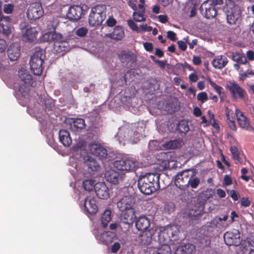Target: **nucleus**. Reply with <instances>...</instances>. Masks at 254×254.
<instances>
[{
	"label": "nucleus",
	"instance_id": "nucleus-2",
	"mask_svg": "<svg viewBox=\"0 0 254 254\" xmlns=\"http://www.w3.org/2000/svg\"><path fill=\"white\" fill-rule=\"evenodd\" d=\"M179 230L176 225L168 226L161 230L158 234V242L160 245H175L180 239Z\"/></svg>",
	"mask_w": 254,
	"mask_h": 254
},
{
	"label": "nucleus",
	"instance_id": "nucleus-57",
	"mask_svg": "<svg viewBox=\"0 0 254 254\" xmlns=\"http://www.w3.org/2000/svg\"><path fill=\"white\" fill-rule=\"evenodd\" d=\"M120 247V244L119 242H116L111 247V252L113 253H116L119 250Z\"/></svg>",
	"mask_w": 254,
	"mask_h": 254
},
{
	"label": "nucleus",
	"instance_id": "nucleus-7",
	"mask_svg": "<svg viewBox=\"0 0 254 254\" xmlns=\"http://www.w3.org/2000/svg\"><path fill=\"white\" fill-rule=\"evenodd\" d=\"M190 170H186L178 173L175 176L174 183L176 186L181 190H185L189 187Z\"/></svg>",
	"mask_w": 254,
	"mask_h": 254
},
{
	"label": "nucleus",
	"instance_id": "nucleus-41",
	"mask_svg": "<svg viewBox=\"0 0 254 254\" xmlns=\"http://www.w3.org/2000/svg\"><path fill=\"white\" fill-rule=\"evenodd\" d=\"M190 129L188 123L185 120L180 121L177 126V130L181 133L186 134Z\"/></svg>",
	"mask_w": 254,
	"mask_h": 254
},
{
	"label": "nucleus",
	"instance_id": "nucleus-63",
	"mask_svg": "<svg viewBox=\"0 0 254 254\" xmlns=\"http://www.w3.org/2000/svg\"><path fill=\"white\" fill-rule=\"evenodd\" d=\"M246 56L247 59H248L249 61H254V52L253 51L249 50L247 51Z\"/></svg>",
	"mask_w": 254,
	"mask_h": 254
},
{
	"label": "nucleus",
	"instance_id": "nucleus-17",
	"mask_svg": "<svg viewBox=\"0 0 254 254\" xmlns=\"http://www.w3.org/2000/svg\"><path fill=\"white\" fill-rule=\"evenodd\" d=\"M235 114L237 117L238 124L241 128L247 130L254 129L252 126L250 125V121L242 112L238 109H236Z\"/></svg>",
	"mask_w": 254,
	"mask_h": 254
},
{
	"label": "nucleus",
	"instance_id": "nucleus-49",
	"mask_svg": "<svg viewBox=\"0 0 254 254\" xmlns=\"http://www.w3.org/2000/svg\"><path fill=\"white\" fill-rule=\"evenodd\" d=\"M59 24V21L57 19H53L49 22L48 24L49 30L55 31L56 27Z\"/></svg>",
	"mask_w": 254,
	"mask_h": 254
},
{
	"label": "nucleus",
	"instance_id": "nucleus-21",
	"mask_svg": "<svg viewBox=\"0 0 254 254\" xmlns=\"http://www.w3.org/2000/svg\"><path fill=\"white\" fill-rule=\"evenodd\" d=\"M241 12L238 7L234 6L228 10L227 13V22L230 25L236 24L241 18Z\"/></svg>",
	"mask_w": 254,
	"mask_h": 254
},
{
	"label": "nucleus",
	"instance_id": "nucleus-37",
	"mask_svg": "<svg viewBox=\"0 0 254 254\" xmlns=\"http://www.w3.org/2000/svg\"><path fill=\"white\" fill-rule=\"evenodd\" d=\"M182 141L180 139H176L166 142L164 147L168 149H175L180 148L182 146Z\"/></svg>",
	"mask_w": 254,
	"mask_h": 254
},
{
	"label": "nucleus",
	"instance_id": "nucleus-43",
	"mask_svg": "<svg viewBox=\"0 0 254 254\" xmlns=\"http://www.w3.org/2000/svg\"><path fill=\"white\" fill-rule=\"evenodd\" d=\"M144 12L142 11L134 10L132 14L133 19L137 22L145 21L146 18Z\"/></svg>",
	"mask_w": 254,
	"mask_h": 254
},
{
	"label": "nucleus",
	"instance_id": "nucleus-22",
	"mask_svg": "<svg viewBox=\"0 0 254 254\" xmlns=\"http://www.w3.org/2000/svg\"><path fill=\"white\" fill-rule=\"evenodd\" d=\"M121 211V221L124 224L131 225L136 218L134 209Z\"/></svg>",
	"mask_w": 254,
	"mask_h": 254
},
{
	"label": "nucleus",
	"instance_id": "nucleus-16",
	"mask_svg": "<svg viewBox=\"0 0 254 254\" xmlns=\"http://www.w3.org/2000/svg\"><path fill=\"white\" fill-rule=\"evenodd\" d=\"M125 175L114 170H109L105 174L106 180L111 184L116 185L122 181Z\"/></svg>",
	"mask_w": 254,
	"mask_h": 254
},
{
	"label": "nucleus",
	"instance_id": "nucleus-1",
	"mask_svg": "<svg viewBox=\"0 0 254 254\" xmlns=\"http://www.w3.org/2000/svg\"><path fill=\"white\" fill-rule=\"evenodd\" d=\"M160 176V174L153 173L140 176L137 183L140 191L144 194L149 195L159 190Z\"/></svg>",
	"mask_w": 254,
	"mask_h": 254
},
{
	"label": "nucleus",
	"instance_id": "nucleus-50",
	"mask_svg": "<svg viewBox=\"0 0 254 254\" xmlns=\"http://www.w3.org/2000/svg\"><path fill=\"white\" fill-rule=\"evenodd\" d=\"M88 32V30L85 27H81L78 28L76 31V34L81 37H84L86 36Z\"/></svg>",
	"mask_w": 254,
	"mask_h": 254
},
{
	"label": "nucleus",
	"instance_id": "nucleus-39",
	"mask_svg": "<svg viewBox=\"0 0 254 254\" xmlns=\"http://www.w3.org/2000/svg\"><path fill=\"white\" fill-rule=\"evenodd\" d=\"M247 65V69L245 71H244L242 69H240L239 71V79L241 81H244L247 78L250 76H253L254 75V70L251 67Z\"/></svg>",
	"mask_w": 254,
	"mask_h": 254
},
{
	"label": "nucleus",
	"instance_id": "nucleus-15",
	"mask_svg": "<svg viewBox=\"0 0 254 254\" xmlns=\"http://www.w3.org/2000/svg\"><path fill=\"white\" fill-rule=\"evenodd\" d=\"M84 211L87 214H95L98 211L96 200L94 197L87 196L83 203Z\"/></svg>",
	"mask_w": 254,
	"mask_h": 254
},
{
	"label": "nucleus",
	"instance_id": "nucleus-8",
	"mask_svg": "<svg viewBox=\"0 0 254 254\" xmlns=\"http://www.w3.org/2000/svg\"><path fill=\"white\" fill-rule=\"evenodd\" d=\"M224 240L227 245L235 246L241 244L242 241L239 231L234 229L224 234Z\"/></svg>",
	"mask_w": 254,
	"mask_h": 254
},
{
	"label": "nucleus",
	"instance_id": "nucleus-4",
	"mask_svg": "<svg viewBox=\"0 0 254 254\" xmlns=\"http://www.w3.org/2000/svg\"><path fill=\"white\" fill-rule=\"evenodd\" d=\"M106 6L98 4L91 8L89 16V23L93 26L101 25L106 17Z\"/></svg>",
	"mask_w": 254,
	"mask_h": 254
},
{
	"label": "nucleus",
	"instance_id": "nucleus-9",
	"mask_svg": "<svg viewBox=\"0 0 254 254\" xmlns=\"http://www.w3.org/2000/svg\"><path fill=\"white\" fill-rule=\"evenodd\" d=\"M226 87L229 90L232 97L235 99H243L247 95L246 91L236 82L229 81Z\"/></svg>",
	"mask_w": 254,
	"mask_h": 254
},
{
	"label": "nucleus",
	"instance_id": "nucleus-3",
	"mask_svg": "<svg viewBox=\"0 0 254 254\" xmlns=\"http://www.w3.org/2000/svg\"><path fill=\"white\" fill-rule=\"evenodd\" d=\"M86 7L87 6L84 4L72 5L70 6L64 5L61 7V13L62 15L65 14L68 19L76 21L85 14Z\"/></svg>",
	"mask_w": 254,
	"mask_h": 254
},
{
	"label": "nucleus",
	"instance_id": "nucleus-48",
	"mask_svg": "<svg viewBox=\"0 0 254 254\" xmlns=\"http://www.w3.org/2000/svg\"><path fill=\"white\" fill-rule=\"evenodd\" d=\"M209 82L210 85L213 89L215 90V91L219 95L221 94V90L222 89V87L217 85L214 82L212 81L211 79L209 80Z\"/></svg>",
	"mask_w": 254,
	"mask_h": 254
},
{
	"label": "nucleus",
	"instance_id": "nucleus-34",
	"mask_svg": "<svg viewBox=\"0 0 254 254\" xmlns=\"http://www.w3.org/2000/svg\"><path fill=\"white\" fill-rule=\"evenodd\" d=\"M125 36L124 31L122 27L116 26L113 31L110 34V37L113 39L121 40Z\"/></svg>",
	"mask_w": 254,
	"mask_h": 254
},
{
	"label": "nucleus",
	"instance_id": "nucleus-55",
	"mask_svg": "<svg viewBox=\"0 0 254 254\" xmlns=\"http://www.w3.org/2000/svg\"><path fill=\"white\" fill-rule=\"evenodd\" d=\"M179 48L183 51H185L187 50V43L185 41L180 40L177 42Z\"/></svg>",
	"mask_w": 254,
	"mask_h": 254
},
{
	"label": "nucleus",
	"instance_id": "nucleus-14",
	"mask_svg": "<svg viewBox=\"0 0 254 254\" xmlns=\"http://www.w3.org/2000/svg\"><path fill=\"white\" fill-rule=\"evenodd\" d=\"M142 231L143 232L138 236V240L141 245H148L151 243L152 238L156 233V227H152Z\"/></svg>",
	"mask_w": 254,
	"mask_h": 254
},
{
	"label": "nucleus",
	"instance_id": "nucleus-61",
	"mask_svg": "<svg viewBox=\"0 0 254 254\" xmlns=\"http://www.w3.org/2000/svg\"><path fill=\"white\" fill-rule=\"evenodd\" d=\"M189 80L191 82H195L197 81L198 77L195 73H191L189 76Z\"/></svg>",
	"mask_w": 254,
	"mask_h": 254
},
{
	"label": "nucleus",
	"instance_id": "nucleus-40",
	"mask_svg": "<svg viewBox=\"0 0 254 254\" xmlns=\"http://www.w3.org/2000/svg\"><path fill=\"white\" fill-rule=\"evenodd\" d=\"M111 214L112 212L109 209H106L102 214L101 220L103 227H106L109 222L111 221Z\"/></svg>",
	"mask_w": 254,
	"mask_h": 254
},
{
	"label": "nucleus",
	"instance_id": "nucleus-64",
	"mask_svg": "<svg viewBox=\"0 0 254 254\" xmlns=\"http://www.w3.org/2000/svg\"><path fill=\"white\" fill-rule=\"evenodd\" d=\"M144 49L148 52H151L153 50V44L151 43L145 42L143 44Z\"/></svg>",
	"mask_w": 254,
	"mask_h": 254
},
{
	"label": "nucleus",
	"instance_id": "nucleus-29",
	"mask_svg": "<svg viewBox=\"0 0 254 254\" xmlns=\"http://www.w3.org/2000/svg\"><path fill=\"white\" fill-rule=\"evenodd\" d=\"M10 23V19L8 16L3 15L1 11L0 10V30H2L5 34H9L10 32L9 25Z\"/></svg>",
	"mask_w": 254,
	"mask_h": 254
},
{
	"label": "nucleus",
	"instance_id": "nucleus-30",
	"mask_svg": "<svg viewBox=\"0 0 254 254\" xmlns=\"http://www.w3.org/2000/svg\"><path fill=\"white\" fill-rule=\"evenodd\" d=\"M70 124V128L73 131H77L84 128L85 127L84 120L81 118L72 119Z\"/></svg>",
	"mask_w": 254,
	"mask_h": 254
},
{
	"label": "nucleus",
	"instance_id": "nucleus-33",
	"mask_svg": "<svg viewBox=\"0 0 254 254\" xmlns=\"http://www.w3.org/2000/svg\"><path fill=\"white\" fill-rule=\"evenodd\" d=\"M85 164L92 171H97L100 168V166L96 160L91 156H87V159L85 160Z\"/></svg>",
	"mask_w": 254,
	"mask_h": 254
},
{
	"label": "nucleus",
	"instance_id": "nucleus-6",
	"mask_svg": "<svg viewBox=\"0 0 254 254\" xmlns=\"http://www.w3.org/2000/svg\"><path fill=\"white\" fill-rule=\"evenodd\" d=\"M114 165L118 170L126 172L134 171L140 166L139 162L135 159L129 157H123L121 160H116Z\"/></svg>",
	"mask_w": 254,
	"mask_h": 254
},
{
	"label": "nucleus",
	"instance_id": "nucleus-24",
	"mask_svg": "<svg viewBox=\"0 0 254 254\" xmlns=\"http://www.w3.org/2000/svg\"><path fill=\"white\" fill-rule=\"evenodd\" d=\"M118 58L122 63L127 64L129 63L133 64L136 61L135 55L130 51H122L118 55Z\"/></svg>",
	"mask_w": 254,
	"mask_h": 254
},
{
	"label": "nucleus",
	"instance_id": "nucleus-25",
	"mask_svg": "<svg viewBox=\"0 0 254 254\" xmlns=\"http://www.w3.org/2000/svg\"><path fill=\"white\" fill-rule=\"evenodd\" d=\"M150 226V219L145 216H140L135 221L136 228L140 231L149 229Z\"/></svg>",
	"mask_w": 254,
	"mask_h": 254
},
{
	"label": "nucleus",
	"instance_id": "nucleus-53",
	"mask_svg": "<svg viewBox=\"0 0 254 254\" xmlns=\"http://www.w3.org/2000/svg\"><path fill=\"white\" fill-rule=\"evenodd\" d=\"M248 246L250 247V253L254 251V237H251L247 239Z\"/></svg>",
	"mask_w": 254,
	"mask_h": 254
},
{
	"label": "nucleus",
	"instance_id": "nucleus-54",
	"mask_svg": "<svg viewBox=\"0 0 254 254\" xmlns=\"http://www.w3.org/2000/svg\"><path fill=\"white\" fill-rule=\"evenodd\" d=\"M241 205L245 207H247L250 206L251 201L247 197H243L240 199Z\"/></svg>",
	"mask_w": 254,
	"mask_h": 254
},
{
	"label": "nucleus",
	"instance_id": "nucleus-52",
	"mask_svg": "<svg viewBox=\"0 0 254 254\" xmlns=\"http://www.w3.org/2000/svg\"><path fill=\"white\" fill-rule=\"evenodd\" d=\"M13 5L12 4H5L3 6V11L7 14L11 13L13 10Z\"/></svg>",
	"mask_w": 254,
	"mask_h": 254
},
{
	"label": "nucleus",
	"instance_id": "nucleus-32",
	"mask_svg": "<svg viewBox=\"0 0 254 254\" xmlns=\"http://www.w3.org/2000/svg\"><path fill=\"white\" fill-rule=\"evenodd\" d=\"M172 250L169 245L159 244L153 249V254H171Z\"/></svg>",
	"mask_w": 254,
	"mask_h": 254
},
{
	"label": "nucleus",
	"instance_id": "nucleus-59",
	"mask_svg": "<svg viewBox=\"0 0 254 254\" xmlns=\"http://www.w3.org/2000/svg\"><path fill=\"white\" fill-rule=\"evenodd\" d=\"M167 37L171 41H175L176 40V34L173 31H168L167 33Z\"/></svg>",
	"mask_w": 254,
	"mask_h": 254
},
{
	"label": "nucleus",
	"instance_id": "nucleus-31",
	"mask_svg": "<svg viewBox=\"0 0 254 254\" xmlns=\"http://www.w3.org/2000/svg\"><path fill=\"white\" fill-rule=\"evenodd\" d=\"M115 236V233L110 231H105L98 236L99 239L103 244L107 245L113 241Z\"/></svg>",
	"mask_w": 254,
	"mask_h": 254
},
{
	"label": "nucleus",
	"instance_id": "nucleus-5",
	"mask_svg": "<svg viewBox=\"0 0 254 254\" xmlns=\"http://www.w3.org/2000/svg\"><path fill=\"white\" fill-rule=\"evenodd\" d=\"M43 50L40 48H36L35 52L31 56L30 61V68L34 74L40 76L42 74L44 67V60L42 58Z\"/></svg>",
	"mask_w": 254,
	"mask_h": 254
},
{
	"label": "nucleus",
	"instance_id": "nucleus-13",
	"mask_svg": "<svg viewBox=\"0 0 254 254\" xmlns=\"http://www.w3.org/2000/svg\"><path fill=\"white\" fill-rule=\"evenodd\" d=\"M199 9L201 13L207 19L214 18L217 14L216 7L207 0L202 3Z\"/></svg>",
	"mask_w": 254,
	"mask_h": 254
},
{
	"label": "nucleus",
	"instance_id": "nucleus-38",
	"mask_svg": "<svg viewBox=\"0 0 254 254\" xmlns=\"http://www.w3.org/2000/svg\"><path fill=\"white\" fill-rule=\"evenodd\" d=\"M18 76L20 79L25 84H30L32 80V75L27 70L21 68L18 71Z\"/></svg>",
	"mask_w": 254,
	"mask_h": 254
},
{
	"label": "nucleus",
	"instance_id": "nucleus-18",
	"mask_svg": "<svg viewBox=\"0 0 254 254\" xmlns=\"http://www.w3.org/2000/svg\"><path fill=\"white\" fill-rule=\"evenodd\" d=\"M90 153L98 157L100 159H104L108 155L107 150L103 146L96 143L91 144L89 146Z\"/></svg>",
	"mask_w": 254,
	"mask_h": 254
},
{
	"label": "nucleus",
	"instance_id": "nucleus-10",
	"mask_svg": "<svg viewBox=\"0 0 254 254\" xmlns=\"http://www.w3.org/2000/svg\"><path fill=\"white\" fill-rule=\"evenodd\" d=\"M135 202V199L134 196L130 195H125L118 201L117 207L120 211L134 209Z\"/></svg>",
	"mask_w": 254,
	"mask_h": 254
},
{
	"label": "nucleus",
	"instance_id": "nucleus-20",
	"mask_svg": "<svg viewBox=\"0 0 254 254\" xmlns=\"http://www.w3.org/2000/svg\"><path fill=\"white\" fill-rule=\"evenodd\" d=\"M95 192L97 196L101 199H107L109 197V190L106 185L103 182H98L95 185Z\"/></svg>",
	"mask_w": 254,
	"mask_h": 254
},
{
	"label": "nucleus",
	"instance_id": "nucleus-44",
	"mask_svg": "<svg viewBox=\"0 0 254 254\" xmlns=\"http://www.w3.org/2000/svg\"><path fill=\"white\" fill-rule=\"evenodd\" d=\"M95 181L93 180H86L83 182L82 187L85 190L92 191L95 187Z\"/></svg>",
	"mask_w": 254,
	"mask_h": 254
},
{
	"label": "nucleus",
	"instance_id": "nucleus-62",
	"mask_svg": "<svg viewBox=\"0 0 254 254\" xmlns=\"http://www.w3.org/2000/svg\"><path fill=\"white\" fill-rule=\"evenodd\" d=\"M140 30L143 32H150L152 30V27L150 26H148L147 24H142L140 25Z\"/></svg>",
	"mask_w": 254,
	"mask_h": 254
},
{
	"label": "nucleus",
	"instance_id": "nucleus-11",
	"mask_svg": "<svg viewBox=\"0 0 254 254\" xmlns=\"http://www.w3.org/2000/svg\"><path fill=\"white\" fill-rule=\"evenodd\" d=\"M44 13L43 9L41 4L33 3L28 8L27 16L30 20H36L40 18Z\"/></svg>",
	"mask_w": 254,
	"mask_h": 254
},
{
	"label": "nucleus",
	"instance_id": "nucleus-47",
	"mask_svg": "<svg viewBox=\"0 0 254 254\" xmlns=\"http://www.w3.org/2000/svg\"><path fill=\"white\" fill-rule=\"evenodd\" d=\"M127 22L128 26L131 30L137 32L140 31L137 24L132 20L128 19L127 20Z\"/></svg>",
	"mask_w": 254,
	"mask_h": 254
},
{
	"label": "nucleus",
	"instance_id": "nucleus-56",
	"mask_svg": "<svg viewBox=\"0 0 254 254\" xmlns=\"http://www.w3.org/2000/svg\"><path fill=\"white\" fill-rule=\"evenodd\" d=\"M117 23V21L115 19H114L113 17H109L107 20H106V24L107 26L109 27H113Z\"/></svg>",
	"mask_w": 254,
	"mask_h": 254
},
{
	"label": "nucleus",
	"instance_id": "nucleus-60",
	"mask_svg": "<svg viewBox=\"0 0 254 254\" xmlns=\"http://www.w3.org/2000/svg\"><path fill=\"white\" fill-rule=\"evenodd\" d=\"M232 184L231 178L229 175H225L224 178V185L227 186Z\"/></svg>",
	"mask_w": 254,
	"mask_h": 254
},
{
	"label": "nucleus",
	"instance_id": "nucleus-28",
	"mask_svg": "<svg viewBox=\"0 0 254 254\" xmlns=\"http://www.w3.org/2000/svg\"><path fill=\"white\" fill-rule=\"evenodd\" d=\"M228 63L226 57L222 55L215 57L212 62V64L215 68L222 69Z\"/></svg>",
	"mask_w": 254,
	"mask_h": 254
},
{
	"label": "nucleus",
	"instance_id": "nucleus-26",
	"mask_svg": "<svg viewBox=\"0 0 254 254\" xmlns=\"http://www.w3.org/2000/svg\"><path fill=\"white\" fill-rule=\"evenodd\" d=\"M59 140L65 147H68L72 143L69 132L65 129H61L59 132Z\"/></svg>",
	"mask_w": 254,
	"mask_h": 254
},
{
	"label": "nucleus",
	"instance_id": "nucleus-12",
	"mask_svg": "<svg viewBox=\"0 0 254 254\" xmlns=\"http://www.w3.org/2000/svg\"><path fill=\"white\" fill-rule=\"evenodd\" d=\"M231 60L235 62L234 64V68L239 71L240 69V65L241 64L248 65V66L251 67L250 63L248 61L246 57L244 54L239 52H233L231 57Z\"/></svg>",
	"mask_w": 254,
	"mask_h": 254
},
{
	"label": "nucleus",
	"instance_id": "nucleus-27",
	"mask_svg": "<svg viewBox=\"0 0 254 254\" xmlns=\"http://www.w3.org/2000/svg\"><path fill=\"white\" fill-rule=\"evenodd\" d=\"M38 34L36 28L30 27L26 29L23 34V38L26 41L32 43L36 40Z\"/></svg>",
	"mask_w": 254,
	"mask_h": 254
},
{
	"label": "nucleus",
	"instance_id": "nucleus-23",
	"mask_svg": "<svg viewBox=\"0 0 254 254\" xmlns=\"http://www.w3.org/2000/svg\"><path fill=\"white\" fill-rule=\"evenodd\" d=\"M20 55V46L17 43L11 44L7 50V56L11 61H15Z\"/></svg>",
	"mask_w": 254,
	"mask_h": 254
},
{
	"label": "nucleus",
	"instance_id": "nucleus-45",
	"mask_svg": "<svg viewBox=\"0 0 254 254\" xmlns=\"http://www.w3.org/2000/svg\"><path fill=\"white\" fill-rule=\"evenodd\" d=\"M197 99L198 101H200L201 103H203L208 100L207 93L205 92L198 93L197 95Z\"/></svg>",
	"mask_w": 254,
	"mask_h": 254
},
{
	"label": "nucleus",
	"instance_id": "nucleus-36",
	"mask_svg": "<svg viewBox=\"0 0 254 254\" xmlns=\"http://www.w3.org/2000/svg\"><path fill=\"white\" fill-rule=\"evenodd\" d=\"M183 254H193L196 251V246L191 243L183 244L179 246Z\"/></svg>",
	"mask_w": 254,
	"mask_h": 254
},
{
	"label": "nucleus",
	"instance_id": "nucleus-42",
	"mask_svg": "<svg viewBox=\"0 0 254 254\" xmlns=\"http://www.w3.org/2000/svg\"><path fill=\"white\" fill-rule=\"evenodd\" d=\"M171 157V153L170 152H160L157 156L158 160H161L165 165H167V163L169 164L170 162Z\"/></svg>",
	"mask_w": 254,
	"mask_h": 254
},
{
	"label": "nucleus",
	"instance_id": "nucleus-51",
	"mask_svg": "<svg viewBox=\"0 0 254 254\" xmlns=\"http://www.w3.org/2000/svg\"><path fill=\"white\" fill-rule=\"evenodd\" d=\"M54 36V35L53 34L52 31L45 33L42 36V40L44 42H52V36Z\"/></svg>",
	"mask_w": 254,
	"mask_h": 254
},
{
	"label": "nucleus",
	"instance_id": "nucleus-58",
	"mask_svg": "<svg viewBox=\"0 0 254 254\" xmlns=\"http://www.w3.org/2000/svg\"><path fill=\"white\" fill-rule=\"evenodd\" d=\"M6 47V41L4 39H0V53L4 52Z\"/></svg>",
	"mask_w": 254,
	"mask_h": 254
},
{
	"label": "nucleus",
	"instance_id": "nucleus-19",
	"mask_svg": "<svg viewBox=\"0 0 254 254\" xmlns=\"http://www.w3.org/2000/svg\"><path fill=\"white\" fill-rule=\"evenodd\" d=\"M228 217V215H225L223 217L216 216L210 222L209 226L213 229H217V231L224 229L228 225L226 221Z\"/></svg>",
	"mask_w": 254,
	"mask_h": 254
},
{
	"label": "nucleus",
	"instance_id": "nucleus-46",
	"mask_svg": "<svg viewBox=\"0 0 254 254\" xmlns=\"http://www.w3.org/2000/svg\"><path fill=\"white\" fill-rule=\"evenodd\" d=\"M183 40L185 41L189 45L190 49H193L194 46L196 45L198 42L197 39H193L191 42L190 41L189 37H184Z\"/></svg>",
	"mask_w": 254,
	"mask_h": 254
},
{
	"label": "nucleus",
	"instance_id": "nucleus-35",
	"mask_svg": "<svg viewBox=\"0 0 254 254\" xmlns=\"http://www.w3.org/2000/svg\"><path fill=\"white\" fill-rule=\"evenodd\" d=\"M190 175L191 177H189V187H190L192 189L197 188L200 184V179L196 176L195 171L190 170Z\"/></svg>",
	"mask_w": 254,
	"mask_h": 254
}]
</instances>
